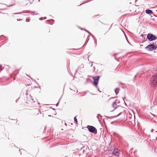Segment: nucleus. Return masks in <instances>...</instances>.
Listing matches in <instances>:
<instances>
[{"label": "nucleus", "mask_w": 157, "mask_h": 157, "mask_svg": "<svg viewBox=\"0 0 157 157\" xmlns=\"http://www.w3.org/2000/svg\"><path fill=\"white\" fill-rule=\"evenodd\" d=\"M86 31L89 34L92 36L93 37V38L94 39V40L95 42L96 43V44H97V40L94 36L93 35L91 34L90 32H89L87 30H86Z\"/></svg>", "instance_id": "obj_10"}, {"label": "nucleus", "mask_w": 157, "mask_h": 157, "mask_svg": "<svg viewBox=\"0 0 157 157\" xmlns=\"http://www.w3.org/2000/svg\"><path fill=\"white\" fill-rule=\"evenodd\" d=\"M79 28H80V29H81L82 30V28H80V27H79Z\"/></svg>", "instance_id": "obj_34"}, {"label": "nucleus", "mask_w": 157, "mask_h": 157, "mask_svg": "<svg viewBox=\"0 0 157 157\" xmlns=\"http://www.w3.org/2000/svg\"><path fill=\"white\" fill-rule=\"evenodd\" d=\"M89 40V39H88L87 40H86V41L85 44H84V45L83 46L85 45V44L86 45L87 44V43L88 42V41Z\"/></svg>", "instance_id": "obj_22"}, {"label": "nucleus", "mask_w": 157, "mask_h": 157, "mask_svg": "<svg viewBox=\"0 0 157 157\" xmlns=\"http://www.w3.org/2000/svg\"><path fill=\"white\" fill-rule=\"evenodd\" d=\"M47 18V17H44V19H45Z\"/></svg>", "instance_id": "obj_29"}, {"label": "nucleus", "mask_w": 157, "mask_h": 157, "mask_svg": "<svg viewBox=\"0 0 157 157\" xmlns=\"http://www.w3.org/2000/svg\"><path fill=\"white\" fill-rule=\"evenodd\" d=\"M99 78L100 76H96L93 77V79H94L93 85H94L96 88H98V83Z\"/></svg>", "instance_id": "obj_4"}, {"label": "nucleus", "mask_w": 157, "mask_h": 157, "mask_svg": "<svg viewBox=\"0 0 157 157\" xmlns=\"http://www.w3.org/2000/svg\"><path fill=\"white\" fill-rule=\"evenodd\" d=\"M98 116H101V115H100V114H98V116H97V118H98Z\"/></svg>", "instance_id": "obj_26"}, {"label": "nucleus", "mask_w": 157, "mask_h": 157, "mask_svg": "<svg viewBox=\"0 0 157 157\" xmlns=\"http://www.w3.org/2000/svg\"><path fill=\"white\" fill-rule=\"evenodd\" d=\"M141 36H142L143 37V36H144V35H143V34H142V35H141Z\"/></svg>", "instance_id": "obj_32"}, {"label": "nucleus", "mask_w": 157, "mask_h": 157, "mask_svg": "<svg viewBox=\"0 0 157 157\" xmlns=\"http://www.w3.org/2000/svg\"><path fill=\"white\" fill-rule=\"evenodd\" d=\"M87 150V147H82L80 150L78 151L79 155H83L84 153L86 154Z\"/></svg>", "instance_id": "obj_5"}, {"label": "nucleus", "mask_w": 157, "mask_h": 157, "mask_svg": "<svg viewBox=\"0 0 157 157\" xmlns=\"http://www.w3.org/2000/svg\"><path fill=\"white\" fill-rule=\"evenodd\" d=\"M92 65H93V64H91V67H92Z\"/></svg>", "instance_id": "obj_38"}, {"label": "nucleus", "mask_w": 157, "mask_h": 157, "mask_svg": "<svg viewBox=\"0 0 157 157\" xmlns=\"http://www.w3.org/2000/svg\"><path fill=\"white\" fill-rule=\"evenodd\" d=\"M39 19L40 20H42V17H40L39 18Z\"/></svg>", "instance_id": "obj_24"}, {"label": "nucleus", "mask_w": 157, "mask_h": 157, "mask_svg": "<svg viewBox=\"0 0 157 157\" xmlns=\"http://www.w3.org/2000/svg\"><path fill=\"white\" fill-rule=\"evenodd\" d=\"M121 113H120L118 115H117L116 116H111V117H108L107 116H105V117L111 119L113 118H115V117H116L119 116H120V115Z\"/></svg>", "instance_id": "obj_9"}, {"label": "nucleus", "mask_w": 157, "mask_h": 157, "mask_svg": "<svg viewBox=\"0 0 157 157\" xmlns=\"http://www.w3.org/2000/svg\"><path fill=\"white\" fill-rule=\"evenodd\" d=\"M38 104H40V103H38Z\"/></svg>", "instance_id": "obj_41"}, {"label": "nucleus", "mask_w": 157, "mask_h": 157, "mask_svg": "<svg viewBox=\"0 0 157 157\" xmlns=\"http://www.w3.org/2000/svg\"><path fill=\"white\" fill-rule=\"evenodd\" d=\"M90 80V79L87 78V80Z\"/></svg>", "instance_id": "obj_35"}, {"label": "nucleus", "mask_w": 157, "mask_h": 157, "mask_svg": "<svg viewBox=\"0 0 157 157\" xmlns=\"http://www.w3.org/2000/svg\"><path fill=\"white\" fill-rule=\"evenodd\" d=\"M4 5H6V6H7V7L11 6H12L13 5H10L7 6V5H6V4H4Z\"/></svg>", "instance_id": "obj_20"}, {"label": "nucleus", "mask_w": 157, "mask_h": 157, "mask_svg": "<svg viewBox=\"0 0 157 157\" xmlns=\"http://www.w3.org/2000/svg\"><path fill=\"white\" fill-rule=\"evenodd\" d=\"M89 40V39H88L87 40H86V41L85 44H84V45L83 46L85 45V44L86 45L87 44V43L88 42V41Z\"/></svg>", "instance_id": "obj_21"}, {"label": "nucleus", "mask_w": 157, "mask_h": 157, "mask_svg": "<svg viewBox=\"0 0 157 157\" xmlns=\"http://www.w3.org/2000/svg\"><path fill=\"white\" fill-rule=\"evenodd\" d=\"M114 91H115V94L116 95H117V94H118L119 93V88H116L115 90H114Z\"/></svg>", "instance_id": "obj_13"}, {"label": "nucleus", "mask_w": 157, "mask_h": 157, "mask_svg": "<svg viewBox=\"0 0 157 157\" xmlns=\"http://www.w3.org/2000/svg\"><path fill=\"white\" fill-rule=\"evenodd\" d=\"M74 120L75 122L76 123V124H77L78 121H77V118H76V117H74Z\"/></svg>", "instance_id": "obj_16"}, {"label": "nucleus", "mask_w": 157, "mask_h": 157, "mask_svg": "<svg viewBox=\"0 0 157 157\" xmlns=\"http://www.w3.org/2000/svg\"><path fill=\"white\" fill-rule=\"evenodd\" d=\"M145 12L147 14H150L152 13V10L148 9H147L146 10Z\"/></svg>", "instance_id": "obj_11"}, {"label": "nucleus", "mask_w": 157, "mask_h": 157, "mask_svg": "<svg viewBox=\"0 0 157 157\" xmlns=\"http://www.w3.org/2000/svg\"><path fill=\"white\" fill-rule=\"evenodd\" d=\"M112 154L114 156H118L120 154V151L117 148H115Z\"/></svg>", "instance_id": "obj_6"}, {"label": "nucleus", "mask_w": 157, "mask_h": 157, "mask_svg": "<svg viewBox=\"0 0 157 157\" xmlns=\"http://www.w3.org/2000/svg\"><path fill=\"white\" fill-rule=\"evenodd\" d=\"M30 11L28 10H24L22 12H21L18 13H13V14H21L22 13H30Z\"/></svg>", "instance_id": "obj_8"}, {"label": "nucleus", "mask_w": 157, "mask_h": 157, "mask_svg": "<svg viewBox=\"0 0 157 157\" xmlns=\"http://www.w3.org/2000/svg\"><path fill=\"white\" fill-rule=\"evenodd\" d=\"M97 88L98 89V90L99 91H100L99 90V88L98 87V88Z\"/></svg>", "instance_id": "obj_27"}, {"label": "nucleus", "mask_w": 157, "mask_h": 157, "mask_svg": "<svg viewBox=\"0 0 157 157\" xmlns=\"http://www.w3.org/2000/svg\"><path fill=\"white\" fill-rule=\"evenodd\" d=\"M88 131L90 132L93 133L94 134H96L97 130L96 128L93 126L88 125L87 126Z\"/></svg>", "instance_id": "obj_2"}, {"label": "nucleus", "mask_w": 157, "mask_h": 157, "mask_svg": "<svg viewBox=\"0 0 157 157\" xmlns=\"http://www.w3.org/2000/svg\"><path fill=\"white\" fill-rule=\"evenodd\" d=\"M3 37V36L2 35L0 36V38H2V37Z\"/></svg>", "instance_id": "obj_25"}, {"label": "nucleus", "mask_w": 157, "mask_h": 157, "mask_svg": "<svg viewBox=\"0 0 157 157\" xmlns=\"http://www.w3.org/2000/svg\"><path fill=\"white\" fill-rule=\"evenodd\" d=\"M117 54V53H115L114 54H113V55L114 56H115V59L117 60V61H118V59L119 58H117L116 57V56Z\"/></svg>", "instance_id": "obj_17"}, {"label": "nucleus", "mask_w": 157, "mask_h": 157, "mask_svg": "<svg viewBox=\"0 0 157 157\" xmlns=\"http://www.w3.org/2000/svg\"><path fill=\"white\" fill-rule=\"evenodd\" d=\"M156 132H157V131H156Z\"/></svg>", "instance_id": "obj_42"}, {"label": "nucleus", "mask_w": 157, "mask_h": 157, "mask_svg": "<svg viewBox=\"0 0 157 157\" xmlns=\"http://www.w3.org/2000/svg\"><path fill=\"white\" fill-rule=\"evenodd\" d=\"M84 65L83 64H81L78 67L76 71V72H77V71H82L84 68Z\"/></svg>", "instance_id": "obj_7"}, {"label": "nucleus", "mask_w": 157, "mask_h": 157, "mask_svg": "<svg viewBox=\"0 0 157 157\" xmlns=\"http://www.w3.org/2000/svg\"><path fill=\"white\" fill-rule=\"evenodd\" d=\"M32 101H33V99H32Z\"/></svg>", "instance_id": "obj_39"}, {"label": "nucleus", "mask_w": 157, "mask_h": 157, "mask_svg": "<svg viewBox=\"0 0 157 157\" xmlns=\"http://www.w3.org/2000/svg\"><path fill=\"white\" fill-rule=\"evenodd\" d=\"M157 48V44L156 43H153L152 44L147 45L145 48V49L148 51H152L156 49Z\"/></svg>", "instance_id": "obj_1"}, {"label": "nucleus", "mask_w": 157, "mask_h": 157, "mask_svg": "<svg viewBox=\"0 0 157 157\" xmlns=\"http://www.w3.org/2000/svg\"><path fill=\"white\" fill-rule=\"evenodd\" d=\"M19 72V70H17L14 71V72L13 73V74L14 75H16Z\"/></svg>", "instance_id": "obj_15"}, {"label": "nucleus", "mask_w": 157, "mask_h": 157, "mask_svg": "<svg viewBox=\"0 0 157 157\" xmlns=\"http://www.w3.org/2000/svg\"><path fill=\"white\" fill-rule=\"evenodd\" d=\"M52 109H53V110H55V109H53V108H52Z\"/></svg>", "instance_id": "obj_40"}, {"label": "nucleus", "mask_w": 157, "mask_h": 157, "mask_svg": "<svg viewBox=\"0 0 157 157\" xmlns=\"http://www.w3.org/2000/svg\"><path fill=\"white\" fill-rule=\"evenodd\" d=\"M61 98L59 99L58 102V103L56 104V106H57L59 105V101Z\"/></svg>", "instance_id": "obj_18"}, {"label": "nucleus", "mask_w": 157, "mask_h": 157, "mask_svg": "<svg viewBox=\"0 0 157 157\" xmlns=\"http://www.w3.org/2000/svg\"><path fill=\"white\" fill-rule=\"evenodd\" d=\"M34 87L36 88H38V87L37 86H34Z\"/></svg>", "instance_id": "obj_33"}, {"label": "nucleus", "mask_w": 157, "mask_h": 157, "mask_svg": "<svg viewBox=\"0 0 157 157\" xmlns=\"http://www.w3.org/2000/svg\"><path fill=\"white\" fill-rule=\"evenodd\" d=\"M136 75H135L134 76V78H135L136 77Z\"/></svg>", "instance_id": "obj_30"}, {"label": "nucleus", "mask_w": 157, "mask_h": 157, "mask_svg": "<svg viewBox=\"0 0 157 157\" xmlns=\"http://www.w3.org/2000/svg\"><path fill=\"white\" fill-rule=\"evenodd\" d=\"M153 129H152L151 130V131H153Z\"/></svg>", "instance_id": "obj_37"}, {"label": "nucleus", "mask_w": 157, "mask_h": 157, "mask_svg": "<svg viewBox=\"0 0 157 157\" xmlns=\"http://www.w3.org/2000/svg\"><path fill=\"white\" fill-rule=\"evenodd\" d=\"M2 67V65L1 64H0V70L1 69Z\"/></svg>", "instance_id": "obj_23"}, {"label": "nucleus", "mask_w": 157, "mask_h": 157, "mask_svg": "<svg viewBox=\"0 0 157 157\" xmlns=\"http://www.w3.org/2000/svg\"><path fill=\"white\" fill-rule=\"evenodd\" d=\"M83 30H85V31H86V29H84Z\"/></svg>", "instance_id": "obj_36"}, {"label": "nucleus", "mask_w": 157, "mask_h": 157, "mask_svg": "<svg viewBox=\"0 0 157 157\" xmlns=\"http://www.w3.org/2000/svg\"><path fill=\"white\" fill-rule=\"evenodd\" d=\"M26 21L27 22H29L30 21V19H29L26 18Z\"/></svg>", "instance_id": "obj_19"}, {"label": "nucleus", "mask_w": 157, "mask_h": 157, "mask_svg": "<svg viewBox=\"0 0 157 157\" xmlns=\"http://www.w3.org/2000/svg\"><path fill=\"white\" fill-rule=\"evenodd\" d=\"M47 22H50V21H52V22H49V24H50L51 25H52L54 23V20L52 19H51L49 20H47L46 21Z\"/></svg>", "instance_id": "obj_12"}, {"label": "nucleus", "mask_w": 157, "mask_h": 157, "mask_svg": "<svg viewBox=\"0 0 157 157\" xmlns=\"http://www.w3.org/2000/svg\"><path fill=\"white\" fill-rule=\"evenodd\" d=\"M17 21H21V20H22V19H20V20H18V19H17Z\"/></svg>", "instance_id": "obj_28"}, {"label": "nucleus", "mask_w": 157, "mask_h": 157, "mask_svg": "<svg viewBox=\"0 0 157 157\" xmlns=\"http://www.w3.org/2000/svg\"><path fill=\"white\" fill-rule=\"evenodd\" d=\"M72 49L74 50H77V49H75V48H73V49Z\"/></svg>", "instance_id": "obj_31"}, {"label": "nucleus", "mask_w": 157, "mask_h": 157, "mask_svg": "<svg viewBox=\"0 0 157 157\" xmlns=\"http://www.w3.org/2000/svg\"><path fill=\"white\" fill-rule=\"evenodd\" d=\"M147 38L149 41H151L156 40L157 39V37L152 34L149 33L147 34Z\"/></svg>", "instance_id": "obj_3"}, {"label": "nucleus", "mask_w": 157, "mask_h": 157, "mask_svg": "<svg viewBox=\"0 0 157 157\" xmlns=\"http://www.w3.org/2000/svg\"><path fill=\"white\" fill-rule=\"evenodd\" d=\"M117 105L116 104V102H114L113 103L112 106L113 108H115L114 109H116L117 108Z\"/></svg>", "instance_id": "obj_14"}]
</instances>
